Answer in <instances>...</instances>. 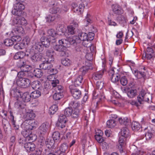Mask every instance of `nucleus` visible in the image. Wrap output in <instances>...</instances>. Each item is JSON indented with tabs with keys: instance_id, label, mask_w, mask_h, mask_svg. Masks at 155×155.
I'll list each match as a JSON object with an SVG mask.
<instances>
[{
	"instance_id": "obj_1",
	"label": "nucleus",
	"mask_w": 155,
	"mask_h": 155,
	"mask_svg": "<svg viewBox=\"0 0 155 155\" xmlns=\"http://www.w3.org/2000/svg\"><path fill=\"white\" fill-rule=\"evenodd\" d=\"M16 84L15 88L12 89L10 92L11 95L14 97H20V98L25 102H29L31 97V95H30L28 93H25L21 96L19 91L16 88Z\"/></svg>"
},
{
	"instance_id": "obj_2",
	"label": "nucleus",
	"mask_w": 155,
	"mask_h": 155,
	"mask_svg": "<svg viewBox=\"0 0 155 155\" xmlns=\"http://www.w3.org/2000/svg\"><path fill=\"white\" fill-rule=\"evenodd\" d=\"M138 102L142 104L144 102L150 103L151 101L149 99L151 98V96L150 94L147 93L144 90H142L140 92V94L137 97Z\"/></svg>"
},
{
	"instance_id": "obj_3",
	"label": "nucleus",
	"mask_w": 155,
	"mask_h": 155,
	"mask_svg": "<svg viewBox=\"0 0 155 155\" xmlns=\"http://www.w3.org/2000/svg\"><path fill=\"white\" fill-rule=\"evenodd\" d=\"M64 115L66 117L71 116L73 118L77 117L79 114V111L77 109H73L69 107L66 108L64 111Z\"/></svg>"
},
{
	"instance_id": "obj_4",
	"label": "nucleus",
	"mask_w": 155,
	"mask_h": 155,
	"mask_svg": "<svg viewBox=\"0 0 155 155\" xmlns=\"http://www.w3.org/2000/svg\"><path fill=\"white\" fill-rule=\"evenodd\" d=\"M67 119L66 117L64 115L62 114L60 115L56 124L58 129H62L65 127Z\"/></svg>"
},
{
	"instance_id": "obj_5",
	"label": "nucleus",
	"mask_w": 155,
	"mask_h": 155,
	"mask_svg": "<svg viewBox=\"0 0 155 155\" xmlns=\"http://www.w3.org/2000/svg\"><path fill=\"white\" fill-rule=\"evenodd\" d=\"M109 74L110 76V79L112 82L115 83L119 81L120 78V74L117 73H115L114 68H112L109 71Z\"/></svg>"
},
{
	"instance_id": "obj_6",
	"label": "nucleus",
	"mask_w": 155,
	"mask_h": 155,
	"mask_svg": "<svg viewBox=\"0 0 155 155\" xmlns=\"http://www.w3.org/2000/svg\"><path fill=\"white\" fill-rule=\"evenodd\" d=\"M78 38L77 36H74L73 37H69L67 39H62L63 42H64L67 45V47H69L71 45H74L75 43H80V41H78Z\"/></svg>"
},
{
	"instance_id": "obj_7",
	"label": "nucleus",
	"mask_w": 155,
	"mask_h": 155,
	"mask_svg": "<svg viewBox=\"0 0 155 155\" xmlns=\"http://www.w3.org/2000/svg\"><path fill=\"white\" fill-rule=\"evenodd\" d=\"M18 85L21 88H26L30 85V81L28 79L26 78H20L17 81Z\"/></svg>"
},
{
	"instance_id": "obj_8",
	"label": "nucleus",
	"mask_w": 155,
	"mask_h": 155,
	"mask_svg": "<svg viewBox=\"0 0 155 155\" xmlns=\"http://www.w3.org/2000/svg\"><path fill=\"white\" fill-rule=\"evenodd\" d=\"M72 86L69 87L71 94L74 98L80 99L81 96V92L80 90L76 88H73Z\"/></svg>"
},
{
	"instance_id": "obj_9",
	"label": "nucleus",
	"mask_w": 155,
	"mask_h": 155,
	"mask_svg": "<svg viewBox=\"0 0 155 155\" xmlns=\"http://www.w3.org/2000/svg\"><path fill=\"white\" fill-rule=\"evenodd\" d=\"M62 40L61 39L59 40L58 42L60 45H57L54 46V49L59 52L63 50H66L67 45L65 43L62 42Z\"/></svg>"
},
{
	"instance_id": "obj_10",
	"label": "nucleus",
	"mask_w": 155,
	"mask_h": 155,
	"mask_svg": "<svg viewBox=\"0 0 155 155\" xmlns=\"http://www.w3.org/2000/svg\"><path fill=\"white\" fill-rule=\"evenodd\" d=\"M49 127V123L47 122L41 124L38 128V132L41 134H44L47 132Z\"/></svg>"
},
{
	"instance_id": "obj_11",
	"label": "nucleus",
	"mask_w": 155,
	"mask_h": 155,
	"mask_svg": "<svg viewBox=\"0 0 155 155\" xmlns=\"http://www.w3.org/2000/svg\"><path fill=\"white\" fill-rule=\"evenodd\" d=\"M72 5L74 12H76L78 14H81L83 12L84 6L83 5L80 4L78 6L77 4L73 3Z\"/></svg>"
},
{
	"instance_id": "obj_12",
	"label": "nucleus",
	"mask_w": 155,
	"mask_h": 155,
	"mask_svg": "<svg viewBox=\"0 0 155 155\" xmlns=\"http://www.w3.org/2000/svg\"><path fill=\"white\" fill-rule=\"evenodd\" d=\"M59 81L58 79L54 78L53 80L51 81V84L53 87L54 88V89L56 91H61L63 88L62 87L61 85H58L59 84Z\"/></svg>"
},
{
	"instance_id": "obj_13",
	"label": "nucleus",
	"mask_w": 155,
	"mask_h": 155,
	"mask_svg": "<svg viewBox=\"0 0 155 155\" xmlns=\"http://www.w3.org/2000/svg\"><path fill=\"white\" fill-rule=\"evenodd\" d=\"M31 133V130L25 128V129L21 132V134L25 137L28 138L29 140H35L36 138L35 139L33 138Z\"/></svg>"
},
{
	"instance_id": "obj_14",
	"label": "nucleus",
	"mask_w": 155,
	"mask_h": 155,
	"mask_svg": "<svg viewBox=\"0 0 155 155\" xmlns=\"http://www.w3.org/2000/svg\"><path fill=\"white\" fill-rule=\"evenodd\" d=\"M25 128L31 130L36 128L37 126V123L34 120H30L28 123L24 124Z\"/></svg>"
},
{
	"instance_id": "obj_15",
	"label": "nucleus",
	"mask_w": 155,
	"mask_h": 155,
	"mask_svg": "<svg viewBox=\"0 0 155 155\" xmlns=\"http://www.w3.org/2000/svg\"><path fill=\"white\" fill-rule=\"evenodd\" d=\"M112 8L114 14L120 15L123 12L121 7L118 5L115 4L112 5Z\"/></svg>"
},
{
	"instance_id": "obj_16",
	"label": "nucleus",
	"mask_w": 155,
	"mask_h": 155,
	"mask_svg": "<svg viewBox=\"0 0 155 155\" xmlns=\"http://www.w3.org/2000/svg\"><path fill=\"white\" fill-rule=\"evenodd\" d=\"M41 43L43 46L46 48L48 47L50 45V42H51L53 40L52 39H50L47 36L42 37L41 39Z\"/></svg>"
},
{
	"instance_id": "obj_17",
	"label": "nucleus",
	"mask_w": 155,
	"mask_h": 155,
	"mask_svg": "<svg viewBox=\"0 0 155 155\" xmlns=\"http://www.w3.org/2000/svg\"><path fill=\"white\" fill-rule=\"evenodd\" d=\"M57 33L54 29H51L48 31L47 36L50 39L53 40L52 43L55 42V37Z\"/></svg>"
},
{
	"instance_id": "obj_18",
	"label": "nucleus",
	"mask_w": 155,
	"mask_h": 155,
	"mask_svg": "<svg viewBox=\"0 0 155 155\" xmlns=\"http://www.w3.org/2000/svg\"><path fill=\"white\" fill-rule=\"evenodd\" d=\"M52 64L47 61H44L39 65L40 68L44 70H47L48 72L50 71V70L52 68Z\"/></svg>"
},
{
	"instance_id": "obj_19",
	"label": "nucleus",
	"mask_w": 155,
	"mask_h": 155,
	"mask_svg": "<svg viewBox=\"0 0 155 155\" xmlns=\"http://www.w3.org/2000/svg\"><path fill=\"white\" fill-rule=\"evenodd\" d=\"M24 147L27 151L29 152L35 150V145L33 143L29 142L25 143L24 145Z\"/></svg>"
},
{
	"instance_id": "obj_20",
	"label": "nucleus",
	"mask_w": 155,
	"mask_h": 155,
	"mask_svg": "<svg viewBox=\"0 0 155 155\" xmlns=\"http://www.w3.org/2000/svg\"><path fill=\"white\" fill-rule=\"evenodd\" d=\"M126 92L128 97L130 98H133L137 95V91L136 89L129 88L127 90Z\"/></svg>"
},
{
	"instance_id": "obj_21",
	"label": "nucleus",
	"mask_w": 155,
	"mask_h": 155,
	"mask_svg": "<svg viewBox=\"0 0 155 155\" xmlns=\"http://www.w3.org/2000/svg\"><path fill=\"white\" fill-rule=\"evenodd\" d=\"M31 87L33 89L35 90L42 91V89L43 88L41 86V83L38 81L33 82L31 84Z\"/></svg>"
},
{
	"instance_id": "obj_22",
	"label": "nucleus",
	"mask_w": 155,
	"mask_h": 155,
	"mask_svg": "<svg viewBox=\"0 0 155 155\" xmlns=\"http://www.w3.org/2000/svg\"><path fill=\"white\" fill-rule=\"evenodd\" d=\"M27 118L28 119H33L35 117V115L33 111L31 110L25 109Z\"/></svg>"
},
{
	"instance_id": "obj_23",
	"label": "nucleus",
	"mask_w": 155,
	"mask_h": 155,
	"mask_svg": "<svg viewBox=\"0 0 155 155\" xmlns=\"http://www.w3.org/2000/svg\"><path fill=\"white\" fill-rule=\"evenodd\" d=\"M50 6L52 7L50 9V12L51 13L55 14L61 12V11L60 8H58L54 3L51 4Z\"/></svg>"
},
{
	"instance_id": "obj_24",
	"label": "nucleus",
	"mask_w": 155,
	"mask_h": 155,
	"mask_svg": "<svg viewBox=\"0 0 155 155\" xmlns=\"http://www.w3.org/2000/svg\"><path fill=\"white\" fill-rule=\"evenodd\" d=\"M34 49L36 50V52H40L42 51L43 47L42 44L40 42H35V45H33L32 47Z\"/></svg>"
},
{
	"instance_id": "obj_25",
	"label": "nucleus",
	"mask_w": 155,
	"mask_h": 155,
	"mask_svg": "<svg viewBox=\"0 0 155 155\" xmlns=\"http://www.w3.org/2000/svg\"><path fill=\"white\" fill-rule=\"evenodd\" d=\"M104 73V71H100L95 72L93 74L92 78L96 80H100L102 78Z\"/></svg>"
},
{
	"instance_id": "obj_26",
	"label": "nucleus",
	"mask_w": 155,
	"mask_h": 155,
	"mask_svg": "<svg viewBox=\"0 0 155 155\" xmlns=\"http://www.w3.org/2000/svg\"><path fill=\"white\" fill-rule=\"evenodd\" d=\"M42 58L41 55L38 52L35 54L31 57V58L33 62H35L41 60Z\"/></svg>"
},
{
	"instance_id": "obj_27",
	"label": "nucleus",
	"mask_w": 155,
	"mask_h": 155,
	"mask_svg": "<svg viewBox=\"0 0 155 155\" xmlns=\"http://www.w3.org/2000/svg\"><path fill=\"white\" fill-rule=\"evenodd\" d=\"M83 82V78L82 75H80L75 80L74 84L75 87L80 86Z\"/></svg>"
},
{
	"instance_id": "obj_28",
	"label": "nucleus",
	"mask_w": 155,
	"mask_h": 155,
	"mask_svg": "<svg viewBox=\"0 0 155 155\" xmlns=\"http://www.w3.org/2000/svg\"><path fill=\"white\" fill-rule=\"evenodd\" d=\"M14 71V72L15 75H17L18 77L20 78V79L26 78L27 72L22 71V70H21V71L18 72L16 71Z\"/></svg>"
},
{
	"instance_id": "obj_29",
	"label": "nucleus",
	"mask_w": 155,
	"mask_h": 155,
	"mask_svg": "<svg viewBox=\"0 0 155 155\" xmlns=\"http://www.w3.org/2000/svg\"><path fill=\"white\" fill-rule=\"evenodd\" d=\"M12 33H15L17 34H21L24 33L23 28L21 26H16L12 31Z\"/></svg>"
},
{
	"instance_id": "obj_30",
	"label": "nucleus",
	"mask_w": 155,
	"mask_h": 155,
	"mask_svg": "<svg viewBox=\"0 0 155 155\" xmlns=\"http://www.w3.org/2000/svg\"><path fill=\"white\" fill-rule=\"evenodd\" d=\"M26 55L25 53L23 51H20L17 52L14 56L15 59L17 60L18 59H21L23 58Z\"/></svg>"
},
{
	"instance_id": "obj_31",
	"label": "nucleus",
	"mask_w": 155,
	"mask_h": 155,
	"mask_svg": "<svg viewBox=\"0 0 155 155\" xmlns=\"http://www.w3.org/2000/svg\"><path fill=\"white\" fill-rule=\"evenodd\" d=\"M17 101L14 104V106L17 108H20L22 109L25 108V106L22 104L21 102L18 99L19 97H16Z\"/></svg>"
},
{
	"instance_id": "obj_32",
	"label": "nucleus",
	"mask_w": 155,
	"mask_h": 155,
	"mask_svg": "<svg viewBox=\"0 0 155 155\" xmlns=\"http://www.w3.org/2000/svg\"><path fill=\"white\" fill-rule=\"evenodd\" d=\"M80 105V103L78 101H75L74 100L71 101L69 103V107L73 108L75 109H77L78 107H79Z\"/></svg>"
},
{
	"instance_id": "obj_33",
	"label": "nucleus",
	"mask_w": 155,
	"mask_h": 155,
	"mask_svg": "<svg viewBox=\"0 0 155 155\" xmlns=\"http://www.w3.org/2000/svg\"><path fill=\"white\" fill-rule=\"evenodd\" d=\"M61 91H56V92L53 95V98L55 101H57L59 100L63 97V95L62 93L61 92Z\"/></svg>"
},
{
	"instance_id": "obj_34",
	"label": "nucleus",
	"mask_w": 155,
	"mask_h": 155,
	"mask_svg": "<svg viewBox=\"0 0 155 155\" xmlns=\"http://www.w3.org/2000/svg\"><path fill=\"white\" fill-rule=\"evenodd\" d=\"M92 22L91 17L89 14H87L86 18L84 20V26L87 27Z\"/></svg>"
},
{
	"instance_id": "obj_35",
	"label": "nucleus",
	"mask_w": 155,
	"mask_h": 155,
	"mask_svg": "<svg viewBox=\"0 0 155 155\" xmlns=\"http://www.w3.org/2000/svg\"><path fill=\"white\" fill-rule=\"evenodd\" d=\"M78 38V41H84L87 39V35L86 33L84 32H81L79 34L78 36L77 37Z\"/></svg>"
},
{
	"instance_id": "obj_36",
	"label": "nucleus",
	"mask_w": 155,
	"mask_h": 155,
	"mask_svg": "<svg viewBox=\"0 0 155 155\" xmlns=\"http://www.w3.org/2000/svg\"><path fill=\"white\" fill-rule=\"evenodd\" d=\"M106 124L108 127L112 128L116 126L117 122L114 120L110 119L108 120Z\"/></svg>"
},
{
	"instance_id": "obj_37",
	"label": "nucleus",
	"mask_w": 155,
	"mask_h": 155,
	"mask_svg": "<svg viewBox=\"0 0 155 155\" xmlns=\"http://www.w3.org/2000/svg\"><path fill=\"white\" fill-rule=\"evenodd\" d=\"M41 91V90H35L31 93V96L33 98H37L40 96Z\"/></svg>"
},
{
	"instance_id": "obj_38",
	"label": "nucleus",
	"mask_w": 155,
	"mask_h": 155,
	"mask_svg": "<svg viewBox=\"0 0 155 155\" xmlns=\"http://www.w3.org/2000/svg\"><path fill=\"white\" fill-rule=\"evenodd\" d=\"M131 127L133 130L138 131L140 129L141 126L139 123L133 121Z\"/></svg>"
},
{
	"instance_id": "obj_39",
	"label": "nucleus",
	"mask_w": 155,
	"mask_h": 155,
	"mask_svg": "<svg viewBox=\"0 0 155 155\" xmlns=\"http://www.w3.org/2000/svg\"><path fill=\"white\" fill-rule=\"evenodd\" d=\"M10 120H11L12 125L15 130H18L19 128V126L16 124L15 120H14V116L12 113L10 111Z\"/></svg>"
},
{
	"instance_id": "obj_40",
	"label": "nucleus",
	"mask_w": 155,
	"mask_h": 155,
	"mask_svg": "<svg viewBox=\"0 0 155 155\" xmlns=\"http://www.w3.org/2000/svg\"><path fill=\"white\" fill-rule=\"evenodd\" d=\"M2 123L3 125L4 131L5 133H6L8 131V128L9 126V121L4 117L2 120Z\"/></svg>"
},
{
	"instance_id": "obj_41",
	"label": "nucleus",
	"mask_w": 155,
	"mask_h": 155,
	"mask_svg": "<svg viewBox=\"0 0 155 155\" xmlns=\"http://www.w3.org/2000/svg\"><path fill=\"white\" fill-rule=\"evenodd\" d=\"M35 76L38 78H40L43 75L42 71L40 69H36L34 71Z\"/></svg>"
},
{
	"instance_id": "obj_42",
	"label": "nucleus",
	"mask_w": 155,
	"mask_h": 155,
	"mask_svg": "<svg viewBox=\"0 0 155 155\" xmlns=\"http://www.w3.org/2000/svg\"><path fill=\"white\" fill-rule=\"evenodd\" d=\"M58 110V106L56 104H53L50 107L49 113L51 114H53L57 111Z\"/></svg>"
},
{
	"instance_id": "obj_43",
	"label": "nucleus",
	"mask_w": 155,
	"mask_h": 155,
	"mask_svg": "<svg viewBox=\"0 0 155 155\" xmlns=\"http://www.w3.org/2000/svg\"><path fill=\"white\" fill-rule=\"evenodd\" d=\"M119 122L121 124L126 126L128 125L129 120L127 117H124L123 118H120L119 119Z\"/></svg>"
},
{
	"instance_id": "obj_44",
	"label": "nucleus",
	"mask_w": 155,
	"mask_h": 155,
	"mask_svg": "<svg viewBox=\"0 0 155 155\" xmlns=\"http://www.w3.org/2000/svg\"><path fill=\"white\" fill-rule=\"evenodd\" d=\"M129 134V130L126 127H124L121 129L120 134L121 136L127 137L128 136Z\"/></svg>"
},
{
	"instance_id": "obj_45",
	"label": "nucleus",
	"mask_w": 155,
	"mask_h": 155,
	"mask_svg": "<svg viewBox=\"0 0 155 155\" xmlns=\"http://www.w3.org/2000/svg\"><path fill=\"white\" fill-rule=\"evenodd\" d=\"M14 5L15 6V8H17L19 11L21 12V11L25 8V6L24 5L20 2L16 3Z\"/></svg>"
},
{
	"instance_id": "obj_46",
	"label": "nucleus",
	"mask_w": 155,
	"mask_h": 155,
	"mask_svg": "<svg viewBox=\"0 0 155 155\" xmlns=\"http://www.w3.org/2000/svg\"><path fill=\"white\" fill-rule=\"evenodd\" d=\"M117 20L120 24H124L127 22V18L125 16L123 15L119 16L117 18Z\"/></svg>"
},
{
	"instance_id": "obj_47",
	"label": "nucleus",
	"mask_w": 155,
	"mask_h": 155,
	"mask_svg": "<svg viewBox=\"0 0 155 155\" xmlns=\"http://www.w3.org/2000/svg\"><path fill=\"white\" fill-rule=\"evenodd\" d=\"M135 75L137 78H140L142 77L144 78L146 76V73L143 71H135Z\"/></svg>"
},
{
	"instance_id": "obj_48",
	"label": "nucleus",
	"mask_w": 155,
	"mask_h": 155,
	"mask_svg": "<svg viewBox=\"0 0 155 155\" xmlns=\"http://www.w3.org/2000/svg\"><path fill=\"white\" fill-rule=\"evenodd\" d=\"M54 142V141L53 140L48 139L45 141V144L48 148H50L53 146Z\"/></svg>"
},
{
	"instance_id": "obj_49",
	"label": "nucleus",
	"mask_w": 155,
	"mask_h": 155,
	"mask_svg": "<svg viewBox=\"0 0 155 155\" xmlns=\"http://www.w3.org/2000/svg\"><path fill=\"white\" fill-rule=\"evenodd\" d=\"M126 137H127L121 135V136L120 137L119 140V142L120 148H122V146L125 144Z\"/></svg>"
},
{
	"instance_id": "obj_50",
	"label": "nucleus",
	"mask_w": 155,
	"mask_h": 155,
	"mask_svg": "<svg viewBox=\"0 0 155 155\" xmlns=\"http://www.w3.org/2000/svg\"><path fill=\"white\" fill-rule=\"evenodd\" d=\"M82 50L83 48L81 46L78 45H77L75 48V53L78 54L82 55Z\"/></svg>"
},
{
	"instance_id": "obj_51",
	"label": "nucleus",
	"mask_w": 155,
	"mask_h": 155,
	"mask_svg": "<svg viewBox=\"0 0 155 155\" xmlns=\"http://www.w3.org/2000/svg\"><path fill=\"white\" fill-rule=\"evenodd\" d=\"M52 137L54 141H57L60 139V134L58 132H55L53 133Z\"/></svg>"
},
{
	"instance_id": "obj_52",
	"label": "nucleus",
	"mask_w": 155,
	"mask_h": 155,
	"mask_svg": "<svg viewBox=\"0 0 155 155\" xmlns=\"http://www.w3.org/2000/svg\"><path fill=\"white\" fill-rule=\"evenodd\" d=\"M51 74L50 75L48 76V79H51V78L53 76L54 77L55 74L57 73V71L56 69L53 68L50 70V71Z\"/></svg>"
},
{
	"instance_id": "obj_53",
	"label": "nucleus",
	"mask_w": 155,
	"mask_h": 155,
	"mask_svg": "<svg viewBox=\"0 0 155 155\" xmlns=\"http://www.w3.org/2000/svg\"><path fill=\"white\" fill-rule=\"evenodd\" d=\"M12 13L13 15L17 16H20L21 14V12L19 11L17 8H15L14 5V9L12 11Z\"/></svg>"
},
{
	"instance_id": "obj_54",
	"label": "nucleus",
	"mask_w": 155,
	"mask_h": 155,
	"mask_svg": "<svg viewBox=\"0 0 155 155\" xmlns=\"http://www.w3.org/2000/svg\"><path fill=\"white\" fill-rule=\"evenodd\" d=\"M68 149V145L66 143H63L60 147V150L63 153L65 152Z\"/></svg>"
},
{
	"instance_id": "obj_55",
	"label": "nucleus",
	"mask_w": 155,
	"mask_h": 155,
	"mask_svg": "<svg viewBox=\"0 0 155 155\" xmlns=\"http://www.w3.org/2000/svg\"><path fill=\"white\" fill-rule=\"evenodd\" d=\"M54 54V52L52 48L47 49L46 52V55L47 57H52Z\"/></svg>"
},
{
	"instance_id": "obj_56",
	"label": "nucleus",
	"mask_w": 155,
	"mask_h": 155,
	"mask_svg": "<svg viewBox=\"0 0 155 155\" xmlns=\"http://www.w3.org/2000/svg\"><path fill=\"white\" fill-rule=\"evenodd\" d=\"M14 48L17 50L22 49L24 48V45L22 43H16L14 45Z\"/></svg>"
},
{
	"instance_id": "obj_57",
	"label": "nucleus",
	"mask_w": 155,
	"mask_h": 155,
	"mask_svg": "<svg viewBox=\"0 0 155 155\" xmlns=\"http://www.w3.org/2000/svg\"><path fill=\"white\" fill-rule=\"evenodd\" d=\"M61 64L65 66H68L70 65L71 61L68 58L62 59L61 61Z\"/></svg>"
},
{
	"instance_id": "obj_58",
	"label": "nucleus",
	"mask_w": 155,
	"mask_h": 155,
	"mask_svg": "<svg viewBox=\"0 0 155 155\" xmlns=\"http://www.w3.org/2000/svg\"><path fill=\"white\" fill-rule=\"evenodd\" d=\"M87 71V67L83 66L80 69L79 73L80 74H81V75H84Z\"/></svg>"
},
{
	"instance_id": "obj_59",
	"label": "nucleus",
	"mask_w": 155,
	"mask_h": 155,
	"mask_svg": "<svg viewBox=\"0 0 155 155\" xmlns=\"http://www.w3.org/2000/svg\"><path fill=\"white\" fill-rule=\"evenodd\" d=\"M75 28L72 25L68 27V34L73 35L74 34Z\"/></svg>"
},
{
	"instance_id": "obj_60",
	"label": "nucleus",
	"mask_w": 155,
	"mask_h": 155,
	"mask_svg": "<svg viewBox=\"0 0 155 155\" xmlns=\"http://www.w3.org/2000/svg\"><path fill=\"white\" fill-rule=\"evenodd\" d=\"M91 41L87 39L83 41L82 44L84 47H89L91 44Z\"/></svg>"
},
{
	"instance_id": "obj_61",
	"label": "nucleus",
	"mask_w": 155,
	"mask_h": 155,
	"mask_svg": "<svg viewBox=\"0 0 155 155\" xmlns=\"http://www.w3.org/2000/svg\"><path fill=\"white\" fill-rule=\"evenodd\" d=\"M121 84L123 86H125L127 83V80L126 77L124 76L121 77L120 79Z\"/></svg>"
},
{
	"instance_id": "obj_62",
	"label": "nucleus",
	"mask_w": 155,
	"mask_h": 155,
	"mask_svg": "<svg viewBox=\"0 0 155 155\" xmlns=\"http://www.w3.org/2000/svg\"><path fill=\"white\" fill-rule=\"evenodd\" d=\"M46 18L47 22H51L54 20L55 16L52 15H50L46 17Z\"/></svg>"
},
{
	"instance_id": "obj_63",
	"label": "nucleus",
	"mask_w": 155,
	"mask_h": 155,
	"mask_svg": "<svg viewBox=\"0 0 155 155\" xmlns=\"http://www.w3.org/2000/svg\"><path fill=\"white\" fill-rule=\"evenodd\" d=\"M20 16H17L16 17L14 18L12 21V23L13 25L17 24H20Z\"/></svg>"
},
{
	"instance_id": "obj_64",
	"label": "nucleus",
	"mask_w": 155,
	"mask_h": 155,
	"mask_svg": "<svg viewBox=\"0 0 155 155\" xmlns=\"http://www.w3.org/2000/svg\"><path fill=\"white\" fill-rule=\"evenodd\" d=\"M21 38L19 36H15L11 37L10 40L12 42H17L21 40Z\"/></svg>"
}]
</instances>
